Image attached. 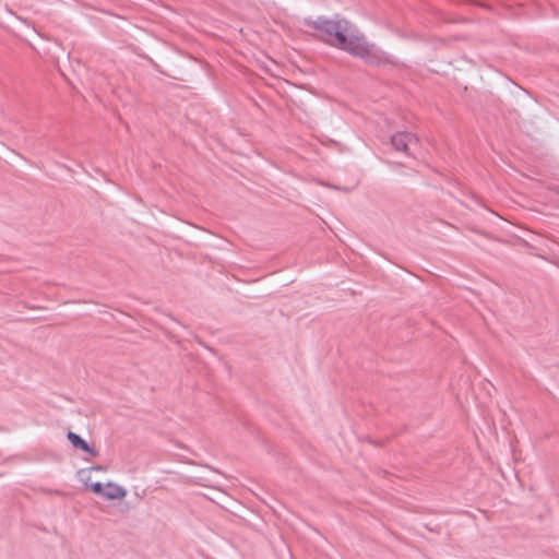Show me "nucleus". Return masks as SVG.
Masks as SVG:
<instances>
[{"mask_svg": "<svg viewBox=\"0 0 559 559\" xmlns=\"http://www.w3.org/2000/svg\"><path fill=\"white\" fill-rule=\"evenodd\" d=\"M68 440L72 444L73 448L82 450L86 453H88L92 456H97L98 452L91 447L81 436L73 431H69L67 435Z\"/></svg>", "mask_w": 559, "mask_h": 559, "instance_id": "7ed1b4c3", "label": "nucleus"}, {"mask_svg": "<svg viewBox=\"0 0 559 559\" xmlns=\"http://www.w3.org/2000/svg\"><path fill=\"white\" fill-rule=\"evenodd\" d=\"M391 145L396 152L414 156L418 146V138L412 132L400 131L391 136Z\"/></svg>", "mask_w": 559, "mask_h": 559, "instance_id": "f03ea898", "label": "nucleus"}, {"mask_svg": "<svg viewBox=\"0 0 559 559\" xmlns=\"http://www.w3.org/2000/svg\"><path fill=\"white\" fill-rule=\"evenodd\" d=\"M127 496V490L117 484L111 481L105 485L104 498L107 500H120Z\"/></svg>", "mask_w": 559, "mask_h": 559, "instance_id": "20e7f679", "label": "nucleus"}, {"mask_svg": "<svg viewBox=\"0 0 559 559\" xmlns=\"http://www.w3.org/2000/svg\"><path fill=\"white\" fill-rule=\"evenodd\" d=\"M91 489L94 493L104 497L105 485L102 484L100 481H95L91 484Z\"/></svg>", "mask_w": 559, "mask_h": 559, "instance_id": "39448f33", "label": "nucleus"}, {"mask_svg": "<svg viewBox=\"0 0 559 559\" xmlns=\"http://www.w3.org/2000/svg\"><path fill=\"white\" fill-rule=\"evenodd\" d=\"M306 24L318 31L322 39L354 57H358L368 63H379L381 61L373 45L368 44L364 37L355 36L349 32V23L346 20H329L319 16L316 20H306Z\"/></svg>", "mask_w": 559, "mask_h": 559, "instance_id": "f257e3e1", "label": "nucleus"}]
</instances>
